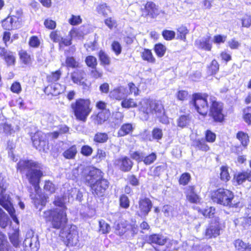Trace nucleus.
Returning <instances> with one entry per match:
<instances>
[{
    "label": "nucleus",
    "instance_id": "f257e3e1",
    "mask_svg": "<svg viewBox=\"0 0 251 251\" xmlns=\"http://www.w3.org/2000/svg\"><path fill=\"white\" fill-rule=\"evenodd\" d=\"M53 203L61 208H52L44 211L43 218L46 223H49L53 229H60L59 237L67 246H75L78 241V231L75 225H67L68 219L64 202L58 198Z\"/></svg>",
    "mask_w": 251,
    "mask_h": 251
},
{
    "label": "nucleus",
    "instance_id": "f03ea898",
    "mask_svg": "<svg viewBox=\"0 0 251 251\" xmlns=\"http://www.w3.org/2000/svg\"><path fill=\"white\" fill-rule=\"evenodd\" d=\"M208 97V94L206 93H194L192 95L189 104L203 118H205L208 115L215 123H225L226 115L225 112L224 103L217 100L215 97L210 96L209 105Z\"/></svg>",
    "mask_w": 251,
    "mask_h": 251
},
{
    "label": "nucleus",
    "instance_id": "7ed1b4c3",
    "mask_svg": "<svg viewBox=\"0 0 251 251\" xmlns=\"http://www.w3.org/2000/svg\"><path fill=\"white\" fill-rule=\"evenodd\" d=\"M16 169L18 173L25 175L36 193L41 190L40 183L41 178L44 176L41 163L32 159L22 158L17 163Z\"/></svg>",
    "mask_w": 251,
    "mask_h": 251
},
{
    "label": "nucleus",
    "instance_id": "20e7f679",
    "mask_svg": "<svg viewBox=\"0 0 251 251\" xmlns=\"http://www.w3.org/2000/svg\"><path fill=\"white\" fill-rule=\"evenodd\" d=\"M104 175L100 169L91 167L88 173L82 176L84 183L89 187L92 194L95 197L104 196L109 187L110 182L105 178Z\"/></svg>",
    "mask_w": 251,
    "mask_h": 251
},
{
    "label": "nucleus",
    "instance_id": "39448f33",
    "mask_svg": "<svg viewBox=\"0 0 251 251\" xmlns=\"http://www.w3.org/2000/svg\"><path fill=\"white\" fill-rule=\"evenodd\" d=\"M138 106L139 114L144 120H148L151 114H155L160 123L164 125L169 123L164 106L160 100L144 98L141 99Z\"/></svg>",
    "mask_w": 251,
    "mask_h": 251
},
{
    "label": "nucleus",
    "instance_id": "423d86ee",
    "mask_svg": "<svg viewBox=\"0 0 251 251\" xmlns=\"http://www.w3.org/2000/svg\"><path fill=\"white\" fill-rule=\"evenodd\" d=\"M234 198V193L231 190L224 188H219L211 193V199L214 202L228 208L239 206L240 201Z\"/></svg>",
    "mask_w": 251,
    "mask_h": 251
},
{
    "label": "nucleus",
    "instance_id": "0eeeda50",
    "mask_svg": "<svg viewBox=\"0 0 251 251\" xmlns=\"http://www.w3.org/2000/svg\"><path fill=\"white\" fill-rule=\"evenodd\" d=\"M70 107L75 119L82 123L86 122L92 111L89 99L78 98L71 103Z\"/></svg>",
    "mask_w": 251,
    "mask_h": 251
},
{
    "label": "nucleus",
    "instance_id": "6e6552de",
    "mask_svg": "<svg viewBox=\"0 0 251 251\" xmlns=\"http://www.w3.org/2000/svg\"><path fill=\"white\" fill-rule=\"evenodd\" d=\"M6 183L3 182L0 177V205L8 212L14 222L19 224V221L17 217L15 210L10 201L9 195L6 193Z\"/></svg>",
    "mask_w": 251,
    "mask_h": 251
},
{
    "label": "nucleus",
    "instance_id": "1a4fd4ad",
    "mask_svg": "<svg viewBox=\"0 0 251 251\" xmlns=\"http://www.w3.org/2000/svg\"><path fill=\"white\" fill-rule=\"evenodd\" d=\"M222 225L218 217H215L210 221L203 233L205 239L216 238L220 234Z\"/></svg>",
    "mask_w": 251,
    "mask_h": 251
},
{
    "label": "nucleus",
    "instance_id": "9d476101",
    "mask_svg": "<svg viewBox=\"0 0 251 251\" xmlns=\"http://www.w3.org/2000/svg\"><path fill=\"white\" fill-rule=\"evenodd\" d=\"M70 79L75 84L81 86L83 90H88L91 84L87 82L86 72L82 69H75L70 74Z\"/></svg>",
    "mask_w": 251,
    "mask_h": 251
},
{
    "label": "nucleus",
    "instance_id": "9b49d317",
    "mask_svg": "<svg viewBox=\"0 0 251 251\" xmlns=\"http://www.w3.org/2000/svg\"><path fill=\"white\" fill-rule=\"evenodd\" d=\"M31 140L33 146L39 151H45L48 146V138L47 134L37 131L31 135Z\"/></svg>",
    "mask_w": 251,
    "mask_h": 251
},
{
    "label": "nucleus",
    "instance_id": "f8f14e48",
    "mask_svg": "<svg viewBox=\"0 0 251 251\" xmlns=\"http://www.w3.org/2000/svg\"><path fill=\"white\" fill-rule=\"evenodd\" d=\"M134 165L133 162L127 156H123L114 160L113 165L122 172L131 171Z\"/></svg>",
    "mask_w": 251,
    "mask_h": 251
},
{
    "label": "nucleus",
    "instance_id": "ddd939ff",
    "mask_svg": "<svg viewBox=\"0 0 251 251\" xmlns=\"http://www.w3.org/2000/svg\"><path fill=\"white\" fill-rule=\"evenodd\" d=\"M0 57L3 60L7 67L15 66L16 56L15 52L7 50L5 47L0 46Z\"/></svg>",
    "mask_w": 251,
    "mask_h": 251
},
{
    "label": "nucleus",
    "instance_id": "4468645a",
    "mask_svg": "<svg viewBox=\"0 0 251 251\" xmlns=\"http://www.w3.org/2000/svg\"><path fill=\"white\" fill-rule=\"evenodd\" d=\"M184 194L186 200L191 203H199L201 201L199 193L195 185H190L185 188Z\"/></svg>",
    "mask_w": 251,
    "mask_h": 251
},
{
    "label": "nucleus",
    "instance_id": "2eb2a0df",
    "mask_svg": "<svg viewBox=\"0 0 251 251\" xmlns=\"http://www.w3.org/2000/svg\"><path fill=\"white\" fill-rule=\"evenodd\" d=\"M158 5L152 1H147L141 9L142 14L145 17H149L152 19L156 18L159 14Z\"/></svg>",
    "mask_w": 251,
    "mask_h": 251
},
{
    "label": "nucleus",
    "instance_id": "dca6fc26",
    "mask_svg": "<svg viewBox=\"0 0 251 251\" xmlns=\"http://www.w3.org/2000/svg\"><path fill=\"white\" fill-rule=\"evenodd\" d=\"M17 16L8 15L6 18L2 20L1 22V26L6 30H10L13 28L14 24L16 22L21 21L22 15V10H18L16 12Z\"/></svg>",
    "mask_w": 251,
    "mask_h": 251
},
{
    "label": "nucleus",
    "instance_id": "f3484780",
    "mask_svg": "<svg viewBox=\"0 0 251 251\" xmlns=\"http://www.w3.org/2000/svg\"><path fill=\"white\" fill-rule=\"evenodd\" d=\"M139 208L141 215L146 216L152 207V203L149 198H141L138 201Z\"/></svg>",
    "mask_w": 251,
    "mask_h": 251
},
{
    "label": "nucleus",
    "instance_id": "a211bd4d",
    "mask_svg": "<svg viewBox=\"0 0 251 251\" xmlns=\"http://www.w3.org/2000/svg\"><path fill=\"white\" fill-rule=\"evenodd\" d=\"M167 241V239L164 237L162 235L153 233L148 236L146 243L151 245L156 244L162 246L165 245Z\"/></svg>",
    "mask_w": 251,
    "mask_h": 251
},
{
    "label": "nucleus",
    "instance_id": "6ab92c4d",
    "mask_svg": "<svg viewBox=\"0 0 251 251\" xmlns=\"http://www.w3.org/2000/svg\"><path fill=\"white\" fill-rule=\"evenodd\" d=\"M18 55L21 63L24 65L30 66L33 61V56L26 50H21L18 51Z\"/></svg>",
    "mask_w": 251,
    "mask_h": 251
},
{
    "label": "nucleus",
    "instance_id": "aec40b11",
    "mask_svg": "<svg viewBox=\"0 0 251 251\" xmlns=\"http://www.w3.org/2000/svg\"><path fill=\"white\" fill-rule=\"evenodd\" d=\"M134 126L131 123H126L121 125L117 131V136L122 137L132 133Z\"/></svg>",
    "mask_w": 251,
    "mask_h": 251
},
{
    "label": "nucleus",
    "instance_id": "412c9836",
    "mask_svg": "<svg viewBox=\"0 0 251 251\" xmlns=\"http://www.w3.org/2000/svg\"><path fill=\"white\" fill-rule=\"evenodd\" d=\"M236 182L238 185H241L246 180L251 182V170L243 171L237 173L234 176Z\"/></svg>",
    "mask_w": 251,
    "mask_h": 251
},
{
    "label": "nucleus",
    "instance_id": "4be33fe9",
    "mask_svg": "<svg viewBox=\"0 0 251 251\" xmlns=\"http://www.w3.org/2000/svg\"><path fill=\"white\" fill-rule=\"evenodd\" d=\"M236 138L239 141L240 146L244 149H247L250 142L249 134L243 131H238L236 134Z\"/></svg>",
    "mask_w": 251,
    "mask_h": 251
},
{
    "label": "nucleus",
    "instance_id": "5701e85b",
    "mask_svg": "<svg viewBox=\"0 0 251 251\" xmlns=\"http://www.w3.org/2000/svg\"><path fill=\"white\" fill-rule=\"evenodd\" d=\"M176 39L177 40L186 42L187 40L186 37L189 33V30L186 25H181L176 28Z\"/></svg>",
    "mask_w": 251,
    "mask_h": 251
},
{
    "label": "nucleus",
    "instance_id": "b1692460",
    "mask_svg": "<svg viewBox=\"0 0 251 251\" xmlns=\"http://www.w3.org/2000/svg\"><path fill=\"white\" fill-rule=\"evenodd\" d=\"M142 59L148 63L154 64L156 62V59L154 56L151 50L149 49L144 48L141 52Z\"/></svg>",
    "mask_w": 251,
    "mask_h": 251
},
{
    "label": "nucleus",
    "instance_id": "393cba45",
    "mask_svg": "<svg viewBox=\"0 0 251 251\" xmlns=\"http://www.w3.org/2000/svg\"><path fill=\"white\" fill-rule=\"evenodd\" d=\"M77 153V149L76 145H72L67 148L62 153V155L66 159H74Z\"/></svg>",
    "mask_w": 251,
    "mask_h": 251
},
{
    "label": "nucleus",
    "instance_id": "a878e982",
    "mask_svg": "<svg viewBox=\"0 0 251 251\" xmlns=\"http://www.w3.org/2000/svg\"><path fill=\"white\" fill-rule=\"evenodd\" d=\"M233 245L237 251H251V244L246 243L241 239H236Z\"/></svg>",
    "mask_w": 251,
    "mask_h": 251
},
{
    "label": "nucleus",
    "instance_id": "bb28decb",
    "mask_svg": "<svg viewBox=\"0 0 251 251\" xmlns=\"http://www.w3.org/2000/svg\"><path fill=\"white\" fill-rule=\"evenodd\" d=\"M98 56L102 66H108L111 64V58L104 50H100L98 52Z\"/></svg>",
    "mask_w": 251,
    "mask_h": 251
},
{
    "label": "nucleus",
    "instance_id": "cd10ccee",
    "mask_svg": "<svg viewBox=\"0 0 251 251\" xmlns=\"http://www.w3.org/2000/svg\"><path fill=\"white\" fill-rule=\"evenodd\" d=\"M62 75V71L60 69L51 72L46 76L47 81L50 84H52L57 82L61 78Z\"/></svg>",
    "mask_w": 251,
    "mask_h": 251
},
{
    "label": "nucleus",
    "instance_id": "c85d7f7f",
    "mask_svg": "<svg viewBox=\"0 0 251 251\" xmlns=\"http://www.w3.org/2000/svg\"><path fill=\"white\" fill-rule=\"evenodd\" d=\"M199 48L202 50L207 51H211L212 48V41L210 36H207L198 43Z\"/></svg>",
    "mask_w": 251,
    "mask_h": 251
},
{
    "label": "nucleus",
    "instance_id": "c756f323",
    "mask_svg": "<svg viewBox=\"0 0 251 251\" xmlns=\"http://www.w3.org/2000/svg\"><path fill=\"white\" fill-rule=\"evenodd\" d=\"M96 10L99 14L104 17H106L108 13H111L112 12L111 7L105 2L99 4L97 6Z\"/></svg>",
    "mask_w": 251,
    "mask_h": 251
},
{
    "label": "nucleus",
    "instance_id": "7c9ffc66",
    "mask_svg": "<svg viewBox=\"0 0 251 251\" xmlns=\"http://www.w3.org/2000/svg\"><path fill=\"white\" fill-rule=\"evenodd\" d=\"M123 90L124 88L121 86L114 88L110 92V97L112 99L118 100H122L125 96Z\"/></svg>",
    "mask_w": 251,
    "mask_h": 251
},
{
    "label": "nucleus",
    "instance_id": "2f4dec72",
    "mask_svg": "<svg viewBox=\"0 0 251 251\" xmlns=\"http://www.w3.org/2000/svg\"><path fill=\"white\" fill-rule=\"evenodd\" d=\"M206 142L203 138L196 139L194 141V146L197 150L206 152L210 150V147Z\"/></svg>",
    "mask_w": 251,
    "mask_h": 251
},
{
    "label": "nucleus",
    "instance_id": "473e14b6",
    "mask_svg": "<svg viewBox=\"0 0 251 251\" xmlns=\"http://www.w3.org/2000/svg\"><path fill=\"white\" fill-rule=\"evenodd\" d=\"M220 179L225 183L230 180L231 177L228 171V167L227 165H223L220 168Z\"/></svg>",
    "mask_w": 251,
    "mask_h": 251
},
{
    "label": "nucleus",
    "instance_id": "72a5a7b5",
    "mask_svg": "<svg viewBox=\"0 0 251 251\" xmlns=\"http://www.w3.org/2000/svg\"><path fill=\"white\" fill-rule=\"evenodd\" d=\"M110 116L109 109L99 111L96 116V120L98 124H101L106 121Z\"/></svg>",
    "mask_w": 251,
    "mask_h": 251
},
{
    "label": "nucleus",
    "instance_id": "f704fd0d",
    "mask_svg": "<svg viewBox=\"0 0 251 251\" xmlns=\"http://www.w3.org/2000/svg\"><path fill=\"white\" fill-rule=\"evenodd\" d=\"M19 229L18 228L14 229L11 233L8 234L9 239L13 245L16 248L19 246L20 240L19 238Z\"/></svg>",
    "mask_w": 251,
    "mask_h": 251
},
{
    "label": "nucleus",
    "instance_id": "c9c22d12",
    "mask_svg": "<svg viewBox=\"0 0 251 251\" xmlns=\"http://www.w3.org/2000/svg\"><path fill=\"white\" fill-rule=\"evenodd\" d=\"M191 121V116L190 114L181 115L177 120V125L181 128H184L189 125Z\"/></svg>",
    "mask_w": 251,
    "mask_h": 251
},
{
    "label": "nucleus",
    "instance_id": "e433bc0d",
    "mask_svg": "<svg viewBox=\"0 0 251 251\" xmlns=\"http://www.w3.org/2000/svg\"><path fill=\"white\" fill-rule=\"evenodd\" d=\"M121 105L123 108L129 109L137 107L138 104L132 98H124L121 102Z\"/></svg>",
    "mask_w": 251,
    "mask_h": 251
},
{
    "label": "nucleus",
    "instance_id": "4c0bfd02",
    "mask_svg": "<svg viewBox=\"0 0 251 251\" xmlns=\"http://www.w3.org/2000/svg\"><path fill=\"white\" fill-rule=\"evenodd\" d=\"M65 66L67 68L77 69L80 67V63L74 57L68 56L65 59Z\"/></svg>",
    "mask_w": 251,
    "mask_h": 251
},
{
    "label": "nucleus",
    "instance_id": "58836bf2",
    "mask_svg": "<svg viewBox=\"0 0 251 251\" xmlns=\"http://www.w3.org/2000/svg\"><path fill=\"white\" fill-rule=\"evenodd\" d=\"M153 50L158 57H162L166 53L167 48L166 46L161 43L155 44L153 47Z\"/></svg>",
    "mask_w": 251,
    "mask_h": 251
},
{
    "label": "nucleus",
    "instance_id": "ea45409f",
    "mask_svg": "<svg viewBox=\"0 0 251 251\" xmlns=\"http://www.w3.org/2000/svg\"><path fill=\"white\" fill-rule=\"evenodd\" d=\"M108 139V135L105 132H97L93 138V141L97 144L105 143Z\"/></svg>",
    "mask_w": 251,
    "mask_h": 251
},
{
    "label": "nucleus",
    "instance_id": "a19ab883",
    "mask_svg": "<svg viewBox=\"0 0 251 251\" xmlns=\"http://www.w3.org/2000/svg\"><path fill=\"white\" fill-rule=\"evenodd\" d=\"M219 68V63L215 59H214L207 66V72L210 75H214L218 73Z\"/></svg>",
    "mask_w": 251,
    "mask_h": 251
},
{
    "label": "nucleus",
    "instance_id": "79ce46f5",
    "mask_svg": "<svg viewBox=\"0 0 251 251\" xmlns=\"http://www.w3.org/2000/svg\"><path fill=\"white\" fill-rule=\"evenodd\" d=\"M84 62L86 66L89 68H95L97 67L98 64L97 58L92 55L86 56Z\"/></svg>",
    "mask_w": 251,
    "mask_h": 251
},
{
    "label": "nucleus",
    "instance_id": "37998d69",
    "mask_svg": "<svg viewBox=\"0 0 251 251\" xmlns=\"http://www.w3.org/2000/svg\"><path fill=\"white\" fill-rule=\"evenodd\" d=\"M191 180V175L187 172L181 174L178 179V184L181 186H186Z\"/></svg>",
    "mask_w": 251,
    "mask_h": 251
},
{
    "label": "nucleus",
    "instance_id": "c03bdc74",
    "mask_svg": "<svg viewBox=\"0 0 251 251\" xmlns=\"http://www.w3.org/2000/svg\"><path fill=\"white\" fill-rule=\"evenodd\" d=\"M41 43L40 39L36 35L30 36L28 41L29 47L33 49L38 48L40 46Z\"/></svg>",
    "mask_w": 251,
    "mask_h": 251
},
{
    "label": "nucleus",
    "instance_id": "a18cd8bd",
    "mask_svg": "<svg viewBox=\"0 0 251 251\" xmlns=\"http://www.w3.org/2000/svg\"><path fill=\"white\" fill-rule=\"evenodd\" d=\"M119 205L121 207L126 209L129 207L130 200L125 194H122L120 196Z\"/></svg>",
    "mask_w": 251,
    "mask_h": 251
},
{
    "label": "nucleus",
    "instance_id": "49530a36",
    "mask_svg": "<svg viewBox=\"0 0 251 251\" xmlns=\"http://www.w3.org/2000/svg\"><path fill=\"white\" fill-rule=\"evenodd\" d=\"M151 133L152 139L156 141H159L163 138V131L162 129L159 127H154L151 130Z\"/></svg>",
    "mask_w": 251,
    "mask_h": 251
},
{
    "label": "nucleus",
    "instance_id": "de8ad7c7",
    "mask_svg": "<svg viewBox=\"0 0 251 251\" xmlns=\"http://www.w3.org/2000/svg\"><path fill=\"white\" fill-rule=\"evenodd\" d=\"M157 159V155L155 152H152L146 156H143L142 162L145 165H150L152 164Z\"/></svg>",
    "mask_w": 251,
    "mask_h": 251
},
{
    "label": "nucleus",
    "instance_id": "09e8293b",
    "mask_svg": "<svg viewBox=\"0 0 251 251\" xmlns=\"http://www.w3.org/2000/svg\"><path fill=\"white\" fill-rule=\"evenodd\" d=\"M243 119L248 125H251V107L247 106L243 110Z\"/></svg>",
    "mask_w": 251,
    "mask_h": 251
},
{
    "label": "nucleus",
    "instance_id": "8fccbe9b",
    "mask_svg": "<svg viewBox=\"0 0 251 251\" xmlns=\"http://www.w3.org/2000/svg\"><path fill=\"white\" fill-rule=\"evenodd\" d=\"M216 134L210 129H207L204 132V138L207 142L213 143L216 140Z\"/></svg>",
    "mask_w": 251,
    "mask_h": 251
},
{
    "label": "nucleus",
    "instance_id": "3c124183",
    "mask_svg": "<svg viewBox=\"0 0 251 251\" xmlns=\"http://www.w3.org/2000/svg\"><path fill=\"white\" fill-rule=\"evenodd\" d=\"M175 96L177 100L184 101L187 100L189 93L187 90H178L176 93Z\"/></svg>",
    "mask_w": 251,
    "mask_h": 251
},
{
    "label": "nucleus",
    "instance_id": "603ef678",
    "mask_svg": "<svg viewBox=\"0 0 251 251\" xmlns=\"http://www.w3.org/2000/svg\"><path fill=\"white\" fill-rule=\"evenodd\" d=\"M162 36L166 41H171L175 38L176 32L174 30L164 29L162 31Z\"/></svg>",
    "mask_w": 251,
    "mask_h": 251
},
{
    "label": "nucleus",
    "instance_id": "864d4df0",
    "mask_svg": "<svg viewBox=\"0 0 251 251\" xmlns=\"http://www.w3.org/2000/svg\"><path fill=\"white\" fill-rule=\"evenodd\" d=\"M15 147V144L12 141L8 140L7 141L6 149L8 151V154L10 155L13 161H16V160H15V156L13 152Z\"/></svg>",
    "mask_w": 251,
    "mask_h": 251
},
{
    "label": "nucleus",
    "instance_id": "5fc2aeb1",
    "mask_svg": "<svg viewBox=\"0 0 251 251\" xmlns=\"http://www.w3.org/2000/svg\"><path fill=\"white\" fill-rule=\"evenodd\" d=\"M8 218L5 213L0 209V227L2 228H5L8 225Z\"/></svg>",
    "mask_w": 251,
    "mask_h": 251
},
{
    "label": "nucleus",
    "instance_id": "6e6d98bb",
    "mask_svg": "<svg viewBox=\"0 0 251 251\" xmlns=\"http://www.w3.org/2000/svg\"><path fill=\"white\" fill-rule=\"evenodd\" d=\"M215 209L213 207H207L201 210V213L205 218H212L214 216Z\"/></svg>",
    "mask_w": 251,
    "mask_h": 251
},
{
    "label": "nucleus",
    "instance_id": "4d7b16f0",
    "mask_svg": "<svg viewBox=\"0 0 251 251\" xmlns=\"http://www.w3.org/2000/svg\"><path fill=\"white\" fill-rule=\"evenodd\" d=\"M10 90L13 93L19 94L22 91V85L19 81H15L11 84Z\"/></svg>",
    "mask_w": 251,
    "mask_h": 251
},
{
    "label": "nucleus",
    "instance_id": "13d9d810",
    "mask_svg": "<svg viewBox=\"0 0 251 251\" xmlns=\"http://www.w3.org/2000/svg\"><path fill=\"white\" fill-rule=\"evenodd\" d=\"M127 180L128 184L133 187H137L140 185L139 178L134 174L127 176Z\"/></svg>",
    "mask_w": 251,
    "mask_h": 251
},
{
    "label": "nucleus",
    "instance_id": "bf43d9fd",
    "mask_svg": "<svg viewBox=\"0 0 251 251\" xmlns=\"http://www.w3.org/2000/svg\"><path fill=\"white\" fill-rule=\"evenodd\" d=\"M0 127L2 129L3 133L6 135H11L15 132L11 124L7 123H4L0 125Z\"/></svg>",
    "mask_w": 251,
    "mask_h": 251
},
{
    "label": "nucleus",
    "instance_id": "052dcab7",
    "mask_svg": "<svg viewBox=\"0 0 251 251\" xmlns=\"http://www.w3.org/2000/svg\"><path fill=\"white\" fill-rule=\"evenodd\" d=\"M127 231V229L125 224L122 223H118L115 227V233L120 236H123Z\"/></svg>",
    "mask_w": 251,
    "mask_h": 251
},
{
    "label": "nucleus",
    "instance_id": "680f3d73",
    "mask_svg": "<svg viewBox=\"0 0 251 251\" xmlns=\"http://www.w3.org/2000/svg\"><path fill=\"white\" fill-rule=\"evenodd\" d=\"M110 230L109 225L106 223L104 221H99V231L102 234H107Z\"/></svg>",
    "mask_w": 251,
    "mask_h": 251
},
{
    "label": "nucleus",
    "instance_id": "e2e57ef3",
    "mask_svg": "<svg viewBox=\"0 0 251 251\" xmlns=\"http://www.w3.org/2000/svg\"><path fill=\"white\" fill-rule=\"evenodd\" d=\"M93 151L92 148L87 145H83L80 149V153L84 156H90Z\"/></svg>",
    "mask_w": 251,
    "mask_h": 251
},
{
    "label": "nucleus",
    "instance_id": "0e129e2a",
    "mask_svg": "<svg viewBox=\"0 0 251 251\" xmlns=\"http://www.w3.org/2000/svg\"><path fill=\"white\" fill-rule=\"evenodd\" d=\"M82 20L79 15H72L68 20V23L72 25H76L81 24Z\"/></svg>",
    "mask_w": 251,
    "mask_h": 251
},
{
    "label": "nucleus",
    "instance_id": "69168bd1",
    "mask_svg": "<svg viewBox=\"0 0 251 251\" xmlns=\"http://www.w3.org/2000/svg\"><path fill=\"white\" fill-rule=\"evenodd\" d=\"M91 69L92 70L90 72V75L92 78L97 79L102 78L103 76V73L100 71L97 67L95 68Z\"/></svg>",
    "mask_w": 251,
    "mask_h": 251
},
{
    "label": "nucleus",
    "instance_id": "338daca9",
    "mask_svg": "<svg viewBox=\"0 0 251 251\" xmlns=\"http://www.w3.org/2000/svg\"><path fill=\"white\" fill-rule=\"evenodd\" d=\"M45 27L49 30H54L56 27V23L50 18L46 19L44 22Z\"/></svg>",
    "mask_w": 251,
    "mask_h": 251
},
{
    "label": "nucleus",
    "instance_id": "774afa93",
    "mask_svg": "<svg viewBox=\"0 0 251 251\" xmlns=\"http://www.w3.org/2000/svg\"><path fill=\"white\" fill-rule=\"evenodd\" d=\"M0 251H11L10 245L7 239L0 237Z\"/></svg>",
    "mask_w": 251,
    "mask_h": 251
}]
</instances>
